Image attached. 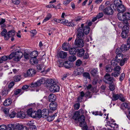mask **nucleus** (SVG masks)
Returning <instances> with one entry per match:
<instances>
[{
    "label": "nucleus",
    "instance_id": "14",
    "mask_svg": "<svg viewBox=\"0 0 130 130\" xmlns=\"http://www.w3.org/2000/svg\"><path fill=\"white\" fill-rule=\"evenodd\" d=\"M15 35V31L12 30L9 31L7 33V36L5 37V40H8L11 37H13Z\"/></svg>",
    "mask_w": 130,
    "mask_h": 130
},
{
    "label": "nucleus",
    "instance_id": "49",
    "mask_svg": "<svg viewBox=\"0 0 130 130\" xmlns=\"http://www.w3.org/2000/svg\"><path fill=\"white\" fill-rule=\"evenodd\" d=\"M128 33L122 31L121 32V37L123 38H126L127 37V34Z\"/></svg>",
    "mask_w": 130,
    "mask_h": 130
},
{
    "label": "nucleus",
    "instance_id": "55",
    "mask_svg": "<svg viewBox=\"0 0 130 130\" xmlns=\"http://www.w3.org/2000/svg\"><path fill=\"white\" fill-rule=\"evenodd\" d=\"M80 104L79 103H77L75 104L74 105V109L76 110L78 109L80 107Z\"/></svg>",
    "mask_w": 130,
    "mask_h": 130
},
{
    "label": "nucleus",
    "instance_id": "40",
    "mask_svg": "<svg viewBox=\"0 0 130 130\" xmlns=\"http://www.w3.org/2000/svg\"><path fill=\"white\" fill-rule=\"evenodd\" d=\"M122 105L123 107L125 108H128L130 107V104L127 103H123L122 104Z\"/></svg>",
    "mask_w": 130,
    "mask_h": 130
},
{
    "label": "nucleus",
    "instance_id": "24",
    "mask_svg": "<svg viewBox=\"0 0 130 130\" xmlns=\"http://www.w3.org/2000/svg\"><path fill=\"white\" fill-rule=\"evenodd\" d=\"M85 51L83 49L78 50L77 53V55L79 57H81L84 55Z\"/></svg>",
    "mask_w": 130,
    "mask_h": 130
},
{
    "label": "nucleus",
    "instance_id": "7",
    "mask_svg": "<svg viewBox=\"0 0 130 130\" xmlns=\"http://www.w3.org/2000/svg\"><path fill=\"white\" fill-rule=\"evenodd\" d=\"M45 81V80L44 78H42L37 81V82L35 83L31 84L30 87H34L37 86H39L41 84H44Z\"/></svg>",
    "mask_w": 130,
    "mask_h": 130
},
{
    "label": "nucleus",
    "instance_id": "6",
    "mask_svg": "<svg viewBox=\"0 0 130 130\" xmlns=\"http://www.w3.org/2000/svg\"><path fill=\"white\" fill-rule=\"evenodd\" d=\"M84 112L83 109H80L76 111L74 113L72 118L73 120L75 121H80V113L83 115L84 114Z\"/></svg>",
    "mask_w": 130,
    "mask_h": 130
},
{
    "label": "nucleus",
    "instance_id": "41",
    "mask_svg": "<svg viewBox=\"0 0 130 130\" xmlns=\"http://www.w3.org/2000/svg\"><path fill=\"white\" fill-rule=\"evenodd\" d=\"M52 16L51 14H48L45 18L43 22H45L49 20L51 17Z\"/></svg>",
    "mask_w": 130,
    "mask_h": 130
},
{
    "label": "nucleus",
    "instance_id": "30",
    "mask_svg": "<svg viewBox=\"0 0 130 130\" xmlns=\"http://www.w3.org/2000/svg\"><path fill=\"white\" fill-rule=\"evenodd\" d=\"M125 20H130V13L128 12H125L124 13Z\"/></svg>",
    "mask_w": 130,
    "mask_h": 130
},
{
    "label": "nucleus",
    "instance_id": "26",
    "mask_svg": "<svg viewBox=\"0 0 130 130\" xmlns=\"http://www.w3.org/2000/svg\"><path fill=\"white\" fill-rule=\"evenodd\" d=\"M12 103V101L11 99H8L6 100L4 103V105L6 106H8L10 105Z\"/></svg>",
    "mask_w": 130,
    "mask_h": 130
},
{
    "label": "nucleus",
    "instance_id": "50",
    "mask_svg": "<svg viewBox=\"0 0 130 130\" xmlns=\"http://www.w3.org/2000/svg\"><path fill=\"white\" fill-rule=\"evenodd\" d=\"M24 56L25 58L26 59H28L29 58V53L28 52H25L24 54Z\"/></svg>",
    "mask_w": 130,
    "mask_h": 130
},
{
    "label": "nucleus",
    "instance_id": "19",
    "mask_svg": "<svg viewBox=\"0 0 130 130\" xmlns=\"http://www.w3.org/2000/svg\"><path fill=\"white\" fill-rule=\"evenodd\" d=\"M49 107L51 110H55L57 108V104L55 102L51 103L50 104Z\"/></svg>",
    "mask_w": 130,
    "mask_h": 130
},
{
    "label": "nucleus",
    "instance_id": "48",
    "mask_svg": "<svg viewBox=\"0 0 130 130\" xmlns=\"http://www.w3.org/2000/svg\"><path fill=\"white\" fill-rule=\"evenodd\" d=\"M82 62L80 59L77 60L76 62V65L78 67L80 66L82 64Z\"/></svg>",
    "mask_w": 130,
    "mask_h": 130
},
{
    "label": "nucleus",
    "instance_id": "59",
    "mask_svg": "<svg viewBox=\"0 0 130 130\" xmlns=\"http://www.w3.org/2000/svg\"><path fill=\"white\" fill-rule=\"evenodd\" d=\"M6 126L4 125H0V130H6Z\"/></svg>",
    "mask_w": 130,
    "mask_h": 130
},
{
    "label": "nucleus",
    "instance_id": "10",
    "mask_svg": "<svg viewBox=\"0 0 130 130\" xmlns=\"http://www.w3.org/2000/svg\"><path fill=\"white\" fill-rule=\"evenodd\" d=\"M118 99H119L122 102L124 101L125 100L123 95L121 94H113L112 97V100H113L116 101Z\"/></svg>",
    "mask_w": 130,
    "mask_h": 130
},
{
    "label": "nucleus",
    "instance_id": "23",
    "mask_svg": "<svg viewBox=\"0 0 130 130\" xmlns=\"http://www.w3.org/2000/svg\"><path fill=\"white\" fill-rule=\"evenodd\" d=\"M26 116L25 113L22 111H20V112H18L17 115V116L18 117L21 118V119L25 118Z\"/></svg>",
    "mask_w": 130,
    "mask_h": 130
},
{
    "label": "nucleus",
    "instance_id": "43",
    "mask_svg": "<svg viewBox=\"0 0 130 130\" xmlns=\"http://www.w3.org/2000/svg\"><path fill=\"white\" fill-rule=\"evenodd\" d=\"M121 69V68L119 66H116L114 68L113 71L114 72H120Z\"/></svg>",
    "mask_w": 130,
    "mask_h": 130
},
{
    "label": "nucleus",
    "instance_id": "61",
    "mask_svg": "<svg viewBox=\"0 0 130 130\" xmlns=\"http://www.w3.org/2000/svg\"><path fill=\"white\" fill-rule=\"evenodd\" d=\"M125 77V74L124 73H122L120 76V77L119 80L120 81H122L124 78Z\"/></svg>",
    "mask_w": 130,
    "mask_h": 130
},
{
    "label": "nucleus",
    "instance_id": "60",
    "mask_svg": "<svg viewBox=\"0 0 130 130\" xmlns=\"http://www.w3.org/2000/svg\"><path fill=\"white\" fill-rule=\"evenodd\" d=\"M103 14L102 12L99 13L96 16L98 19H100L103 17Z\"/></svg>",
    "mask_w": 130,
    "mask_h": 130
},
{
    "label": "nucleus",
    "instance_id": "21",
    "mask_svg": "<svg viewBox=\"0 0 130 130\" xmlns=\"http://www.w3.org/2000/svg\"><path fill=\"white\" fill-rule=\"evenodd\" d=\"M63 64L64 67L66 68H70L73 67L72 63L68 61H66L63 63H62V64Z\"/></svg>",
    "mask_w": 130,
    "mask_h": 130
},
{
    "label": "nucleus",
    "instance_id": "31",
    "mask_svg": "<svg viewBox=\"0 0 130 130\" xmlns=\"http://www.w3.org/2000/svg\"><path fill=\"white\" fill-rule=\"evenodd\" d=\"M98 73V71L97 68L92 69L91 71V74L93 76L96 75Z\"/></svg>",
    "mask_w": 130,
    "mask_h": 130
},
{
    "label": "nucleus",
    "instance_id": "20",
    "mask_svg": "<svg viewBox=\"0 0 130 130\" xmlns=\"http://www.w3.org/2000/svg\"><path fill=\"white\" fill-rule=\"evenodd\" d=\"M38 112V110L37 111H34L33 110L30 117L33 118L37 117L38 118H40V115H39V114Z\"/></svg>",
    "mask_w": 130,
    "mask_h": 130
},
{
    "label": "nucleus",
    "instance_id": "13",
    "mask_svg": "<svg viewBox=\"0 0 130 130\" xmlns=\"http://www.w3.org/2000/svg\"><path fill=\"white\" fill-rule=\"evenodd\" d=\"M103 12L106 14L108 15H112L113 13V11L111 7L108 6L103 10Z\"/></svg>",
    "mask_w": 130,
    "mask_h": 130
},
{
    "label": "nucleus",
    "instance_id": "28",
    "mask_svg": "<svg viewBox=\"0 0 130 130\" xmlns=\"http://www.w3.org/2000/svg\"><path fill=\"white\" fill-rule=\"evenodd\" d=\"M80 121H79L80 122V125L81 126L83 124H85V117L84 115H82L80 117Z\"/></svg>",
    "mask_w": 130,
    "mask_h": 130
},
{
    "label": "nucleus",
    "instance_id": "29",
    "mask_svg": "<svg viewBox=\"0 0 130 130\" xmlns=\"http://www.w3.org/2000/svg\"><path fill=\"white\" fill-rule=\"evenodd\" d=\"M15 126L14 124H10L6 126V129L7 130H14Z\"/></svg>",
    "mask_w": 130,
    "mask_h": 130
},
{
    "label": "nucleus",
    "instance_id": "12",
    "mask_svg": "<svg viewBox=\"0 0 130 130\" xmlns=\"http://www.w3.org/2000/svg\"><path fill=\"white\" fill-rule=\"evenodd\" d=\"M15 58L14 60L15 61H18L22 57L23 54L21 51H18L15 53Z\"/></svg>",
    "mask_w": 130,
    "mask_h": 130
},
{
    "label": "nucleus",
    "instance_id": "57",
    "mask_svg": "<svg viewBox=\"0 0 130 130\" xmlns=\"http://www.w3.org/2000/svg\"><path fill=\"white\" fill-rule=\"evenodd\" d=\"M15 53H12L10 54L8 56V59H12L13 57H14V58H15Z\"/></svg>",
    "mask_w": 130,
    "mask_h": 130
},
{
    "label": "nucleus",
    "instance_id": "53",
    "mask_svg": "<svg viewBox=\"0 0 130 130\" xmlns=\"http://www.w3.org/2000/svg\"><path fill=\"white\" fill-rule=\"evenodd\" d=\"M33 110L31 108H30L27 110V112L28 115L30 117L31 114H32V112Z\"/></svg>",
    "mask_w": 130,
    "mask_h": 130
},
{
    "label": "nucleus",
    "instance_id": "15",
    "mask_svg": "<svg viewBox=\"0 0 130 130\" xmlns=\"http://www.w3.org/2000/svg\"><path fill=\"white\" fill-rule=\"evenodd\" d=\"M84 71V69L82 68L79 67L74 70V74L75 76L80 75Z\"/></svg>",
    "mask_w": 130,
    "mask_h": 130
},
{
    "label": "nucleus",
    "instance_id": "22",
    "mask_svg": "<svg viewBox=\"0 0 130 130\" xmlns=\"http://www.w3.org/2000/svg\"><path fill=\"white\" fill-rule=\"evenodd\" d=\"M118 18L121 21H125L124 13L123 12H119L118 13Z\"/></svg>",
    "mask_w": 130,
    "mask_h": 130
},
{
    "label": "nucleus",
    "instance_id": "1",
    "mask_svg": "<svg viewBox=\"0 0 130 130\" xmlns=\"http://www.w3.org/2000/svg\"><path fill=\"white\" fill-rule=\"evenodd\" d=\"M57 82L53 79H49L47 80L46 85L49 87L50 91L52 92H58L60 89L59 87L57 85Z\"/></svg>",
    "mask_w": 130,
    "mask_h": 130
},
{
    "label": "nucleus",
    "instance_id": "5",
    "mask_svg": "<svg viewBox=\"0 0 130 130\" xmlns=\"http://www.w3.org/2000/svg\"><path fill=\"white\" fill-rule=\"evenodd\" d=\"M77 37L76 39L74 42V44L76 46L82 47L84 46V43L82 39V37H78V34L77 35Z\"/></svg>",
    "mask_w": 130,
    "mask_h": 130
},
{
    "label": "nucleus",
    "instance_id": "64",
    "mask_svg": "<svg viewBox=\"0 0 130 130\" xmlns=\"http://www.w3.org/2000/svg\"><path fill=\"white\" fill-rule=\"evenodd\" d=\"M67 26H72L73 27L74 25V22H70L69 23H68V24L67 25Z\"/></svg>",
    "mask_w": 130,
    "mask_h": 130
},
{
    "label": "nucleus",
    "instance_id": "11",
    "mask_svg": "<svg viewBox=\"0 0 130 130\" xmlns=\"http://www.w3.org/2000/svg\"><path fill=\"white\" fill-rule=\"evenodd\" d=\"M104 77L105 79L104 81L106 83H109L110 82H112L114 80L113 78L111 77L109 73H106Z\"/></svg>",
    "mask_w": 130,
    "mask_h": 130
},
{
    "label": "nucleus",
    "instance_id": "47",
    "mask_svg": "<svg viewBox=\"0 0 130 130\" xmlns=\"http://www.w3.org/2000/svg\"><path fill=\"white\" fill-rule=\"evenodd\" d=\"M120 74V72H115L114 73H112L111 74V75L112 76H114L115 77H117Z\"/></svg>",
    "mask_w": 130,
    "mask_h": 130
},
{
    "label": "nucleus",
    "instance_id": "38",
    "mask_svg": "<svg viewBox=\"0 0 130 130\" xmlns=\"http://www.w3.org/2000/svg\"><path fill=\"white\" fill-rule=\"evenodd\" d=\"M106 71L107 72H111L112 70V69L109 66H107L105 67Z\"/></svg>",
    "mask_w": 130,
    "mask_h": 130
},
{
    "label": "nucleus",
    "instance_id": "16",
    "mask_svg": "<svg viewBox=\"0 0 130 130\" xmlns=\"http://www.w3.org/2000/svg\"><path fill=\"white\" fill-rule=\"evenodd\" d=\"M67 52L63 51H60L58 52L57 55L58 57H59L62 59L65 58L67 56Z\"/></svg>",
    "mask_w": 130,
    "mask_h": 130
},
{
    "label": "nucleus",
    "instance_id": "42",
    "mask_svg": "<svg viewBox=\"0 0 130 130\" xmlns=\"http://www.w3.org/2000/svg\"><path fill=\"white\" fill-rule=\"evenodd\" d=\"M43 64H38L37 66V69L39 71L42 70L43 69L44 70V68H43Z\"/></svg>",
    "mask_w": 130,
    "mask_h": 130
},
{
    "label": "nucleus",
    "instance_id": "3",
    "mask_svg": "<svg viewBox=\"0 0 130 130\" xmlns=\"http://www.w3.org/2000/svg\"><path fill=\"white\" fill-rule=\"evenodd\" d=\"M84 24H82L81 27H79L77 30L78 37H83L84 33L86 35H88L89 33L90 30V28L88 26H86L83 27Z\"/></svg>",
    "mask_w": 130,
    "mask_h": 130
},
{
    "label": "nucleus",
    "instance_id": "58",
    "mask_svg": "<svg viewBox=\"0 0 130 130\" xmlns=\"http://www.w3.org/2000/svg\"><path fill=\"white\" fill-rule=\"evenodd\" d=\"M16 113L14 111H13L9 115V117L10 118H14L16 114Z\"/></svg>",
    "mask_w": 130,
    "mask_h": 130
},
{
    "label": "nucleus",
    "instance_id": "32",
    "mask_svg": "<svg viewBox=\"0 0 130 130\" xmlns=\"http://www.w3.org/2000/svg\"><path fill=\"white\" fill-rule=\"evenodd\" d=\"M7 31L5 29H4L3 31L1 32L0 34L2 36H4V39H5V37L7 36Z\"/></svg>",
    "mask_w": 130,
    "mask_h": 130
},
{
    "label": "nucleus",
    "instance_id": "62",
    "mask_svg": "<svg viewBox=\"0 0 130 130\" xmlns=\"http://www.w3.org/2000/svg\"><path fill=\"white\" fill-rule=\"evenodd\" d=\"M62 48L63 50L64 51H68V50L65 44L63 43V44L62 46Z\"/></svg>",
    "mask_w": 130,
    "mask_h": 130
},
{
    "label": "nucleus",
    "instance_id": "37",
    "mask_svg": "<svg viewBox=\"0 0 130 130\" xmlns=\"http://www.w3.org/2000/svg\"><path fill=\"white\" fill-rule=\"evenodd\" d=\"M30 62L32 64H37L38 63V61L36 58H31L30 60Z\"/></svg>",
    "mask_w": 130,
    "mask_h": 130
},
{
    "label": "nucleus",
    "instance_id": "33",
    "mask_svg": "<svg viewBox=\"0 0 130 130\" xmlns=\"http://www.w3.org/2000/svg\"><path fill=\"white\" fill-rule=\"evenodd\" d=\"M8 56L4 55L0 59V63L3 62V61H5L7 60L8 59Z\"/></svg>",
    "mask_w": 130,
    "mask_h": 130
},
{
    "label": "nucleus",
    "instance_id": "39",
    "mask_svg": "<svg viewBox=\"0 0 130 130\" xmlns=\"http://www.w3.org/2000/svg\"><path fill=\"white\" fill-rule=\"evenodd\" d=\"M129 31V27L128 26H123L122 31L125 32L126 33H128Z\"/></svg>",
    "mask_w": 130,
    "mask_h": 130
},
{
    "label": "nucleus",
    "instance_id": "45",
    "mask_svg": "<svg viewBox=\"0 0 130 130\" xmlns=\"http://www.w3.org/2000/svg\"><path fill=\"white\" fill-rule=\"evenodd\" d=\"M117 62L116 59H113L111 61V64L113 66H115L117 64Z\"/></svg>",
    "mask_w": 130,
    "mask_h": 130
},
{
    "label": "nucleus",
    "instance_id": "9",
    "mask_svg": "<svg viewBox=\"0 0 130 130\" xmlns=\"http://www.w3.org/2000/svg\"><path fill=\"white\" fill-rule=\"evenodd\" d=\"M38 113L40 115V118L42 117L43 118H46L48 115V110L44 109L41 111V110H38Z\"/></svg>",
    "mask_w": 130,
    "mask_h": 130
},
{
    "label": "nucleus",
    "instance_id": "34",
    "mask_svg": "<svg viewBox=\"0 0 130 130\" xmlns=\"http://www.w3.org/2000/svg\"><path fill=\"white\" fill-rule=\"evenodd\" d=\"M29 126L28 127L29 130H37L36 127L35 125L31 124L30 125L29 123H28Z\"/></svg>",
    "mask_w": 130,
    "mask_h": 130
},
{
    "label": "nucleus",
    "instance_id": "35",
    "mask_svg": "<svg viewBox=\"0 0 130 130\" xmlns=\"http://www.w3.org/2000/svg\"><path fill=\"white\" fill-rule=\"evenodd\" d=\"M19 129L20 130H28V128L26 126H23L22 125H18L17 126Z\"/></svg>",
    "mask_w": 130,
    "mask_h": 130
},
{
    "label": "nucleus",
    "instance_id": "4",
    "mask_svg": "<svg viewBox=\"0 0 130 130\" xmlns=\"http://www.w3.org/2000/svg\"><path fill=\"white\" fill-rule=\"evenodd\" d=\"M119 50L117 49L116 50V52L117 54L115 57V59L118 63H119V64L121 66H122L124 64L125 62L127 61V59L125 58L123 59V55L122 54L118 53Z\"/></svg>",
    "mask_w": 130,
    "mask_h": 130
},
{
    "label": "nucleus",
    "instance_id": "54",
    "mask_svg": "<svg viewBox=\"0 0 130 130\" xmlns=\"http://www.w3.org/2000/svg\"><path fill=\"white\" fill-rule=\"evenodd\" d=\"M30 33L32 34L31 36L34 37L37 34V32L36 30L34 29L30 31Z\"/></svg>",
    "mask_w": 130,
    "mask_h": 130
},
{
    "label": "nucleus",
    "instance_id": "51",
    "mask_svg": "<svg viewBox=\"0 0 130 130\" xmlns=\"http://www.w3.org/2000/svg\"><path fill=\"white\" fill-rule=\"evenodd\" d=\"M109 88L111 91H113L115 89V86L114 84H110L109 86Z\"/></svg>",
    "mask_w": 130,
    "mask_h": 130
},
{
    "label": "nucleus",
    "instance_id": "27",
    "mask_svg": "<svg viewBox=\"0 0 130 130\" xmlns=\"http://www.w3.org/2000/svg\"><path fill=\"white\" fill-rule=\"evenodd\" d=\"M38 55V52L36 51H33L30 53V57L31 58H36Z\"/></svg>",
    "mask_w": 130,
    "mask_h": 130
},
{
    "label": "nucleus",
    "instance_id": "63",
    "mask_svg": "<svg viewBox=\"0 0 130 130\" xmlns=\"http://www.w3.org/2000/svg\"><path fill=\"white\" fill-rule=\"evenodd\" d=\"M21 89H17L14 91V94L15 95H17L19 93L21 92Z\"/></svg>",
    "mask_w": 130,
    "mask_h": 130
},
{
    "label": "nucleus",
    "instance_id": "2",
    "mask_svg": "<svg viewBox=\"0 0 130 130\" xmlns=\"http://www.w3.org/2000/svg\"><path fill=\"white\" fill-rule=\"evenodd\" d=\"M113 4L112 8L115 10H117L119 12H123L125 10V8L122 4L121 1L120 0H115Z\"/></svg>",
    "mask_w": 130,
    "mask_h": 130
},
{
    "label": "nucleus",
    "instance_id": "8",
    "mask_svg": "<svg viewBox=\"0 0 130 130\" xmlns=\"http://www.w3.org/2000/svg\"><path fill=\"white\" fill-rule=\"evenodd\" d=\"M36 73L35 70L33 69H29L26 73H24L23 75L26 77L28 76H31L34 75Z\"/></svg>",
    "mask_w": 130,
    "mask_h": 130
},
{
    "label": "nucleus",
    "instance_id": "46",
    "mask_svg": "<svg viewBox=\"0 0 130 130\" xmlns=\"http://www.w3.org/2000/svg\"><path fill=\"white\" fill-rule=\"evenodd\" d=\"M84 77L90 79V75L89 73L88 72H84L83 74Z\"/></svg>",
    "mask_w": 130,
    "mask_h": 130
},
{
    "label": "nucleus",
    "instance_id": "36",
    "mask_svg": "<svg viewBox=\"0 0 130 130\" xmlns=\"http://www.w3.org/2000/svg\"><path fill=\"white\" fill-rule=\"evenodd\" d=\"M76 59V57L75 56H70L69 57L68 59L70 62H73L75 61Z\"/></svg>",
    "mask_w": 130,
    "mask_h": 130
},
{
    "label": "nucleus",
    "instance_id": "18",
    "mask_svg": "<svg viewBox=\"0 0 130 130\" xmlns=\"http://www.w3.org/2000/svg\"><path fill=\"white\" fill-rule=\"evenodd\" d=\"M48 99L50 102H53L56 100V97L54 94H51L49 95Z\"/></svg>",
    "mask_w": 130,
    "mask_h": 130
},
{
    "label": "nucleus",
    "instance_id": "56",
    "mask_svg": "<svg viewBox=\"0 0 130 130\" xmlns=\"http://www.w3.org/2000/svg\"><path fill=\"white\" fill-rule=\"evenodd\" d=\"M12 3L14 4L18 5L20 2V0H12Z\"/></svg>",
    "mask_w": 130,
    "mask_h": 130
},
{
    "label": "nucleus",
    "instance_id": "44",
    "mask_svg": "<svg viewBox=\"0 0 130 130\" xmlns=\"http://www.w3.org/2000/svg\"><path fill=\"white\" fill-rule=\"evenodd\" d=\"M21 77L20 76H14L13 77V79L15 82H17L20 80Z\"/></svg>",
    "mask_w": 130,
    "mask_h": 130
},
{
    "label": "nucleus",
    "instance_id": "25",
    "mask_svg": "<svg viewBox=\"0 0 130 130\" xmlns=\"http://www.w3.org/2000/svg\"><path fill=\"white\" fill-rule=\"evenodd\" d=\"M78 50L75 48H71L69 50V52L71 55H75Z\"/></svg>",
    "mask_w": 130,
    "mask_h": 130
},
{
    "label": "nucleus",
    "instance_id": "52",
    "mask_svg": "<svg viewBox=\"0 0 130 130\" xmlns=\"http://www.w3.org/2000/svg\"><path fill=\"white\" fill-rule=\"evenodd\" d=\"M54 118L53 116H49L47 117V119L48 121L50 122L53 121Z\"/></svg>",
    "mask_w": 130,
    "mask_h": 130
},
{
    "label": "nucleus",
    "instance_id": "17",
    "mask_svg": "<svg viewBox=\"0 0 130 130\" xmlns=\"http://www.w3.org/2000/svg\"><path fill=\"white\" fill-rule=\"evenodd\" d=\"M130 48L129 45H122L120 47V49L122 51H126L128 50Z\"/></svg>",
    "mask_w": 130,
    "mask_h": 130
}]
</instances>
